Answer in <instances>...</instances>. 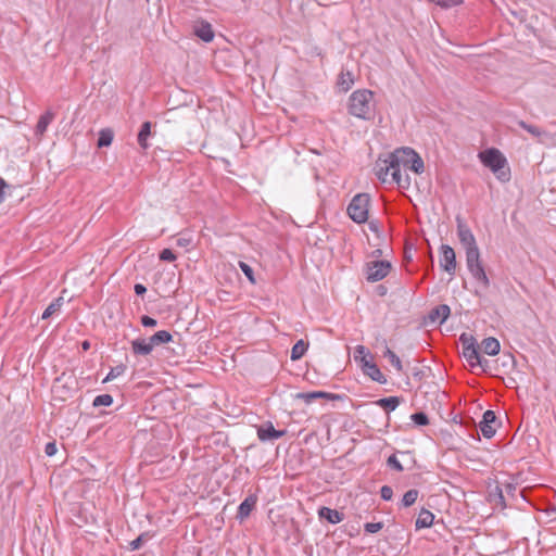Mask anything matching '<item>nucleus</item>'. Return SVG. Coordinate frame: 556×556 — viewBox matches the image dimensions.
Wrapping results in <instances>:
<instances>
[{
    "mask_svg": "<svg viewBox=\"0 0 556 556\" xmlns=\"http://www.w3.org/2000/svg\"><path fill=\"white\" fill-rule=\"evenodd\" d=\"M390 155L395 165L393 182H395L401 188H409L410 177L406 170L410 169L415 174H422L425 170L422 159L415 150L408 147L395 149L390 153Z\"/></svg>",
    "mask_w": 556,
    "mask_h": 556,
    "instance_id": "1",
    "label": "nucleus"
},
{
    "mask_svg": "<svg viewBox=\"0 0 556 556\" xmlns=\"http://www.w3.org/2000/svg\"><path fill=\"white\" fill-rule=\"evenodd\" d=\"M346 109L352 116L363 121H370L374 118L376 111L374 92L368 89L353 91L349 97Z\"/></svg>",
    "mask_w": 556,
    "mask_h": 556,
    "instance_id": "2",
    "label": "nucleus"
},
{
    "mask_svg": "<svg viewBox=\"0 0 556 556\" xmlns=\"http://www.w3.org/2000/svg\"><path fill=\"white\" fill-rule=\"evenodd\" d=\"M479 159L502 182H506L510 179L507 160L500 150L494 148L486 149L479 153Z\"/></svg>",
    "mask_w": 556,
    "mask_h": 556,
    "instance_id": "3",
    "label": "nucleus"
},
{
    "mask_svg": "<svg viewBox=\"0 0 556 556\" xmlns=\"http://www.w3.org/2000/svg\"><path fill=\"white\" fill-rule=\"evenodd\" d=\"M463 346V356L468 362L471 368L480 367L485 370L489 364L488 359L482 358L479 353V346L476 345V340L472 336L463 333L459 338Z\"/></svg>",
    "mask_w": 556,
    "mask_h": 556,
    "instance_id": "4",
    "label": "nucleus"
},
{
    "mask_svg": "<svg viewBox=\"0 0 556 556\" xmlns=\"http://www.w3.org/2000/svg\"><path fill=\"white\" fill-rule=\"evenodd\" d=\"M370 197L367 193H358L353 197L349 206L348 214L351 219L357 224H364L368 219Z\"/></svg>",
    "mask_w": 556,
    "mask_h": 556,
    "instance_id": "5",
    "label": "nucleus"
},
{
    "mask_svg": "<svg viewBox=\"0 0 556 556\" xmlns=\"http://www.w3.org/2000/svg\"><path fill=\"white\" fill-rule=\"evenodd\" d=\"M375 175L382 182L393 181V173L395 172V165L391 159L390 153L384 156H379L374 166Z\"/></svg>",
    "mask_w": 556,
    "mask_h": 556,
    "instance_id": "6",
    "label": "nucleus"
},
{
    "mask_svg": "<svg viewBox=\"0 0 556 556\" xmlns=\"http://www.w3.org/2000/svg\"><path fill=\"white\" fill-rule=\"evenodd\" d=\"M391 264L387 261H375L367 264V280L376 282L388 276Z\"/></svg>",
    "mask_w": 556,
    "mask_h": 556,
    "instance_id": "7",
    "label": "nucleus"
},
{
    "mask_svg": "<svg viewBox=\"0 0 556 556\" xmlns=\"http://www.w3.org/2000/svg\"><path fill=\"white\" fill-rule=\"evenodd\" d=\"M440 251V266L450 275H454L456 270L455 251L447 244H442Z\"/></svg>",
    "mask_w": 556,
    "mask_h": 556,
    "instance_id": "8",
    "label": "nucleus"
},
{
    "mask_svg": "<svg viewBox=\"0 0 556 556\" xmlns=\"http://www.w3.org/2000/svg\"><path fill=\"white\" fill-rule=\"evenodd\" d=\"M285 434V430H276L270 421L257 427V438L262 442L278 440Z\"/></svg>",
    "mask_w": 556,
    "mask_h": 556,
    "instance_id": "9",
    "label": "nucleus"
},
{
    "mask_svg": "<svg viewBox=\"0 0 556 556\" xmlns=\"http://www.w3.org/2000/svg\"><path fill=\"white\" fill-rule=\"evenodd\" d=\"M495 421H496V416L493 410L489 409L483 414L482 420L479 424V429L484 438L491 439L495 434V432H496V429L494 427Z\"/></svg>",
    "mask_w": 556,
    "mask_h": 556,
    "instance_id": "10",
    "label": "nucleus"
},
{
    "mask_svg": "<svg viewBox=\"0 0 556 556\" xmlns=\"http://www.w3.org/2000/svg\"><path fill=\"white\" fill-rule=\"evenodd\" d=\"M457 236L465 250L478 247L472 231L466 224L459 220L457 224Z\"/></svg>",
    "mask_w": 556,
    "mask_h": 556,
    "instance_id": "11",
    "label": "nucleus"
},
{
    "mask_svg": "<svg viewBox=\"0 0 556 556\" xmlns=\"http://www.w3.org/2000/svg\"><path fill=\"white\" fill-rule=\"evenodd\" d=\"M518 125L525 130H527L530 135L535 137L540 143H546L548 140L552 139L551 134L541 129L540 127L527 124L523 121H518Z\"/></svg>",
    "mask_w": 556,
    "mask_h": 556,
    "instance_id": "12",
    "label": "nucleus"
},
{
    "mask_svg": "<svg viewBox=\"0 0 556 556\" xmlns=\"http://www.w3.org/2000/svg\"><path fill=\"white\" fill-rule=\"evenodd\" d=\"M363 370L365 375L370 377L374 381H377L382 384L387 382L386 376L381 372V370L375 363L364 359Z\"/></svg>",
    "mask_w": 556,
    "mask_h": 556,
    "instance_id": "13",
    "label": "nucleus"
},
{
    "mask_svg": "<svg viewBox=\"0 0 556 556\" xmlns=\"http://www.w3.org/2000/svg\"><path fill=\"white\" fill-rule=\"evenodd\" d=\"M256 502L257 498L255 495H249L245 497V500L238 507L237 519L242 521L248 518L251 511L254 509Z\"/></svg>",
    "mask_w": 556,
    "mask_h": 556,
    "instance_id": "14",
    "label": "nucleus"
},
{
    "mask_svg": "<svg viewBox=\"0 0 556 556\" xmlns=\"http://www.w3.org/2000/svg\"><path fill=\"white\" fill-rule=\"evenodd\" d=\"M468 270L480 287H482L483 289L489 288L490 280L485 274L482 264L468 267Z\"/></svg>",
    "mask_w": 556,
    "mask_h": 556,
    "instance_id": "15",
    "label": "nucleus"
},
{
    "mask_svg": "<svg viewBox=\"0 0 556 556\" xmlns=\"http://www.w3.org/2000/svg\"><path fill=\"white\" fill-rule=\"evenodd\" d=\"M194 34L205 42H210L214 38L211 24L203 21L194 25Z\"/></svg>",
    "mask_w": 556,
    "mask_h": 556,
    "instance_id": "16",
    "label": "nucleus"
},
{
    "mask_svg": "<svg viewBox=\"0 0 556 556\" xmlns=\"http://www.w3.org/2000/svg\"><path fill=\"white\" fill-rule=\"evenodd\" d=\"M131 351L135 355L147 356L153 351L148 339H135L131 341Z\"/></svg>",
    "mask_w": 556,
    "mask_h": 556,
    "instance_id": "17",
    "label": "nucleus"
},
{
    "mask_svg": "<svg viewBox=\"0 0 556 556\" xmlns=\"http://www.w3.org/2000/svg\"><path fill=\"white\" fill-rule=\"evenodd\" d=\"M318 516H319V518L326 519L328 522H330L332 525H337L343 520L342 513H340L336 509H331L329 507H321L318 510Z\"/></svg>",
    "mask_w": 556,
    "mask_h": 556,
    "instance_id": "18",
    "label": "nucleus"
},
{
    "mask_svg": "<svg viewBox=\"0 0 556 556\" xmlns=\"http://www.w3.org/2000/svg\"><path fill=\"white\" fill-rule=\"evenodd\" d=\"M479 348L483 351V353L490 356H494L498 354L501 350V344L497 339L489 337L482 340L481 345Z\"/></svg>",
    "mask_w": 556,
    "mask_h": 556,
    "instance_id": "19",
    "label": "nucleus"
},
{
    "mask_svg": "<svg viewBox=\"0 0 556 556\" xmlns=\"http://www.w3.org/2000/svg\"><path fill=\"white\" fill-rule=\"evenodd\" d=\"M382 355L390 362V364L395 368L397 372H401L403 370L400 357L388 346L386 340L383 341Z\"/></svg>",
    "mask_w": 556,
    "mask_h": 556,
    "instance_id": "20",
    "label": "nucleus"
},
{
    "mask_svg": "<svg viewBox=\"0 0 556 556\" xmlns=\"http://www.w3.org/2000/svg\"><path fill=\"white\" fill-rule=\"evenodd\" d=\"M433 520L434 515L430 510L421 509L415 522L416 529L419 530L430 528L433 523Z\"/></svg>",
    "mask_w": 556,
    "mask_h": 556,
    "instance_id": "21",
    "label": "nucleus"
},
{
    "mask_svg": "<svg viewBox=\"0 0 556 556\" xmlns=\"http://www.w3.org/2000/svg\"><path fill=\"white\" fill-rule=\"evenodd\" d=\"M148 340L152 349H154L155 346L173 341V336L166 330H160L151 336Z\"/></svg>",
    "mask_w": 556,
    "mask_h": 556,
    "instance_id": "22",
    "label": "nucleus"
},
{
    "mask_svg": "<svg viewBox=\"0 0 556 556\" xmlns=\"http://www.w3.org/2000/svg\"><path fill=\"white\" fill-rule=\"evenodd\" d=\"M337 85L340 90L346 92L354 85V75L350 71H342L339 75Z\"/></svg>",
    "mask_w": 556,
    "mask_h": 556,
    "instance_id": "23",
    "label": "nucleus"
},
{
    "mask_svg": "<svg viewBox=\"0 0 556 556\" xmlns=\"http://www.w3.org/2000/svg\"><path fill=\"white\" fill-rule=\"evenodd\" d=\"M53 119H54L53 112L47 111L45 114H42L37 123V126H36V135L42 136Z\"/></svg>",
    "mask_w": 556,
    "mask_h": 556,
    "instance_id": "24",
    "label": "nucleus"
},
{
    "mask_svg": "<svg viewBox=\"0 0 556 556\" xmlns=\"http://www.w3.org/2000/svg\"><path fill=\"white\" fill-rule=\"evenodd\" d=\"M450 313H451L450 307L445 304H441L431 311L430 318L432 320L439 319L440 324H442L447 319V317L450 316Z\"/></svg>",
    "mask_w": 556,
    "mask_h": 556,
    "instance_id": "25",
    "label": "nucleus"
},
{
    "mask_svg": "<svg viewBox=\"0 0 556 556\" xmlns=\"http://www.w3.org/2000/svg\"><path fill=\"white\" fill-rule=\"evenodd\" d=\"M328 397H330V394L324 391L303 392L296 394V399L303 400L306 404H311L314 400L317 399Z\"/></svg>",
    "mask_w": 556,
    "mask_h": 556,
    "instance_id": "26",
    "label": "nucleus"
},
{
    "mask_svg": "<svg viewBox=\"0 0 556 556\" xmlns=\"http://www.w3.org/2000/svg\"><path fill=\"white\" fill-rule=\"evenodd\" d=\"M400 403L401 400L397 396H389L376 401V405H378L379 407L383 408L387 412L394 410L400 405Z\"/></svg>",
    "mask_w": 556,
    "mask_h": 556,
    "instance_id": "27",
    "label": "nucleus"
},
{
    "mask_svg": "<svg viewBox=\"0 0 556 556\" xmlns=\"http://www.w3.org/2000/svg\"><path fill=\"white\" fill-rule=\"evenodd\" d=\"M151 123L144 122L141 125L140 131L138 134V143L142 149H147L149 147L148 144V138L151 136Z\"/></svg>",
    "mask_w": 556,
    "mask_h": 556,
    "instance_id": "28",
    "label": "nucleus"
},
{
    "mask_svg": "<svg viewBox=\"0 0 556 556\" xmlns=\"http://www.w3.org/2000/svg\"><path fill=\"white\" fill-rule=\"evenodd\" d=\"M466 263H467V268L482 264L481 260H480V252H479L478 247L470 248V249L466 250Z\"/></svg>",
    "mask_w": 556,
    "mask_h": 556,
    "instance_id": "29",
    "label": "nucleus"
},
{
    "mask_svg": "<svg viewBox=\"0 0 556 556\" xmlns=\"http://www.w3.org/2000/svg\"><path fill=\"white\" fill-rule=\"evenodd\" d=\"M308 349V343L305 342L304 340H299L293 346H292V350H291V359L292 361H298L300 359L304 354L305 352L307 351Z\"/></svg>",
    "mask_w": 556,
    "mask_h": 556,
    "instance_id": "30",
    "label": "nucleus"
},
{
    "mask_svg": "<svg viewBox=\"0 0 556 556\" xmlns=\"http://www.w3.org/2000/svg\"><path fill=\"white\" fill-rule=\"evenodd\" d=\"M113 137H114V135L111 129H109V128L102 129L99 132L98 147L103 148V147L111 146V143L113 141Z\"/></svg>",
    "mask_w": 556,
    "mask_h": 556,
    "instance_id": "31",
    "label": "nucleus"
},
{
    "mask_svg": "<svg viewBox=\"0 0 556 556\" xmlns=\"http://www.w3.org/2000/svg\"><path fill=\"white\" fill-rule=\"evenodd\" d=\"M62 304H63V299L62 298L55 299L45 309V312L42 313L41 318L42 319H48L49 317H51L55 312L60 311Z\"/></svg>",
    "mask_w": 556,
    "mask_h": 556,
    "instance_id": "32",
    "label": "nucleus"
},
{
    "mask_svg": "<svg viewBox=\"0 0 556 556\" xmlns=\"http://www.w3.org/2000/svg\"><path fill=\"white\" fill-rule=\"evenodd\" d=\"M125 371H126V366L123 364L112 367L110 369L109 374L106 375V377L104 378L103 382L112 381V380L116 379L117 377L122 376Z\"/></svg>",
    "mask_w": 556,
    "mask_h": 556,
    "instance_id": "33",
    "label": "nucleus"
},
{
    "mask_svg": "<svg viewBox=\"0 0 556 556\" xmlns=\"http://www.w3.org/2000/svg\"><path fill=\"white\" fill-rule=\"evenodd\" d=\"M418 497V491L415 489L408 490L402 498V503L405 507L412 506Z\"/></svg>",
    "mask_w": 556,
    "mask_h": 556,
    "instance_id": "34",
    "label": "nucleus"
},
{
    "mask_svg": "<svg viewBox=\"0 0 556 556\" xmlns=\"http://www.w3.org/2000/svg\"><path fill=\"white\" fill-rule=\"evenodd\" d=\"M112 403L113 397L110 394H101L94 397L92 405L94 407L110 406Z\"/></svg>",
    "mask_w": 556,
    "mask_h": 556,
    "instance_id": "35",
    "label": "nucleus"
},
{
    "mask_svg": "<svg viewBox=\"0 0 556 556\" xmlns=\"http://www.w3.org/2000/svg\"><path fill=\"white\" fill-rule=\"evenodd\" d=\"M239 267L240 269L242 270V273L245 275V277L249 279V281L251 283H255V277H254V271L252 269V267L244 263V262H239Z\"/></svg>",
    "mask_w": 556,
    "mask_h": 556,
    "instance_id": "36",
    "label": "nucleus"
},
{
    "mask_svg": "<svg viewBox=\"0 0 556 556\" xmlns=\"http://www.w3.org/2000/svg\"><path fill=\"white\" fill-rule=\"evenodd\" d=\"M410 418L418 426H426L429 424L428 416L422 412L413 414Z\"/></svg>",
    "mask_w": 556,
    "mask_h": 556,
    "instance_id": "37",
    "label": "nucleus"
},
{
    "mask_svg": "<svg viewBox=\"0 0 556 556\" xmlns=\"http://www.w3.org/2000/svg\"><path fill=\"white\" fill-rule=\"evenodd\" d=\"M383 528L382 522H367L364 526V529L367 533H377Z\"/></svg>",
    "mask_w": 556,
    "mask_h": 556,
    "instance_id": "38",
    "label": "nucleus"
},
{
    "mask_svg": "<svg viewBox=\"0 0 556 556\" xmlns=\"http://www.w3.org/2000/svg\"><path fill=\"white\" fill-rule=\"evenodd\" d=\"M160 260L166 262H174L176 260V255L170 249H164L160 253Z\"/></svg>",
    "mask_w": 556,
    "mask_h": 556,
    "instance_id": "39",
    "label": "nucleus"
},
{
    "mask_svg": "<svg viewBox=\"0 0 556 556\" xmlns=\"http://www.w3.org/2000/svg\"><path fill=\"white\" fill-rule=\"evenodd\" d=\"M380 495L384 501H390L393 497V490L389 485H383L380 489Z\"/></svg>",
    "mask_w": 556,
    "mask_h": 556,
    "instance_id": "40",
    "label": "nucleus"
},
{
    "mask_svg": "<svg viewBox=\"0 0 556 556\" xmlns=\"http://www.w3.org/2000/svg\"><path fill=\"white\" fill-rule=\"evenodd\" d=\"M388 465L391 466L392 468H394L396 471H403V466L402 464L399 462V459L396 458L395 455H391L389 458H388Z\"/></svg>",
    "mask_w": 556,
    "mask_h": 556,
    "instance_id": "41",
    "label": "nucleus"
},
{
    "mask_svg": "<svg viewBox=\"0 0 556 556\" xmlns=\"http://www.w3.org/2000/svg\"><path fill=\"white\" fill-rule=\"evenodd\" d=\"M141 324L144 327L153 328V327H155L157 325V321H156V319H154V318H152L150 316L143 315L141 317Z\"/></svg>",
    "mask_w": 556,
    "mask_h": 556,
    "instance_id": "42",
    "label": "nucleus"
},
{
    "mask_svg": "<svg viewBox=\"0 0 556 556\" xmlns=\"http://www.w3.org/2000/svg\"><path fill=\"white\" fill-rule=\"evenodd\" d=\"M56 452H58V447H56L55 442H49L46 444L45 453L47 456H53L56 454Z\"/></svg>",
    "mask_w": 556,
    "mask_h": 556,
    "instance_id": "43",
    "label": "nucleus"
},
{
    "mask_svg": "<svg viewBox=\"0 0 556 556\" xmlns=\"http://www.w3.org/2000/svg\"><path fill=\"white\" fill-rule=\"evenodd\" d=\"M9 188V185L5 182L3 178L0 177V203H2L5 199L4 190Z\"/></svg>",
    "mask_w": 556,
    "mask_h": 556,
    "instance_id": "44",
    "label": "nucleus"
},
{
    "mask_svg": "<svg viewBox=\"0 0 556 556\" xmlns=\"http://www.w3.org/2000/svg\"><path fill=\"white\" fill-rule=\"evenodd\" d=\"M142 542H143V535H140L137 539H135L134 541L130 542V548L132 551L139 549L141 547V545H142Z\"/></svg>",
    "mask_w": 556,
    "mask_h": 556,
    "instance_id": "45",
    "label": "nucleus"
},
{
    "mask_svg": "<svg viewBox=\"0 0 556 556\" xmlns=\"http://www.w3.org/2000/svg\"><path fill=\"white\" fill-rule=\"evenodd\" d=\"M134 290L137 295H143L147 292V288L141 283H136Z\"/></svg>",
    "mask_w": 556,
    "mask_h": 556,
    "instance_id": "46",
    "label": "nucleus"
},
{
    "mask_svg": "<svg viewBox=\"0 0 556 556\" xmlns=\"http://www.w3.org/2000/svg\"><path fill=\"white\" fill-rule=\"evenodd\" d=\"M190 243H191V239L190 238L181 237V238L177 239V245H179V247L186 248Z\"/></svg>",
    "mask_w": 556,
    "mask_h": 556,
    "instance_id": "47",
    "label": "nucleus"
},
{
    "mask_svg": "<svg viewBox=\"0 0 556 556\" xmlns=\"http://www.w3.org/2000/svg\"><path fill=\"white\" fill-rule=\"evenodd\" d=\"M355 352L363 356V359H362L363 362H364V359H366L365 358V355H366V348L365 346L357 345Z\"/></svg>",
    "mask_w": 556,
    "mask_h": 556,
    "instance_id": "48",
    "label": "nucleus"
},
{
    "mask_svg": "<svg viewBox=\"0 0 556 556\" xmlns=\"http://www.w3.org/2000/svg\"><path fill=\"white\" fill-rule=\"evenodd\" d=\"M439 4L443 8H447L448 7V1L447 0H442L441 2H439Z\"/></svg>",
    "mask_w": 556,
    "mask_h": 556,
    "instance_id": "49",
    "label": "nucleus"
},
{
    "mask_svg": "<svg viewBox=\"0 0 556 556\" xmlns=\"http://www.w3.org/2000/svg\"><path fill=\"white\" fill-rule=\"evenodd\" d=\"M83 349H84V350H88V349H89V342H88V341H85V342L83 343Z\"/></svg>",
    "mask_w": 556,
    "mask_h": 556,
    "instance_id": "50",
    "label": "nucleus"
}]
</instances>
